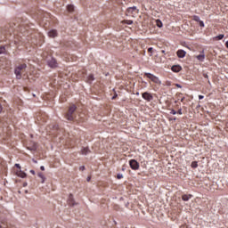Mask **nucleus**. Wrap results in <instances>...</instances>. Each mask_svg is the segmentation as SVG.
I'll return each mask as SVG.
<instances>
[{
  "label": "nucleus",
  "instance_id": "24",
  "mask_svg": "<svg viewBox=\"0 0 228 228\" xmlns=\"http://www.w3.org/2000/svg\"><path fill=\"white\" fill-rule=\"evenodd\" d=\"M193 20L196 21V22H202V20H200L199 16H193Z\"/></svg>",
  "mask_w": 228,
  "mask_h": 228
},
{
  "label": "nucleus",
  "instance_id": "40",
  "mask_svg": "<svg viewBox=\"0 0 228 228\" xmlns=\"http://www.w3.org/2000/svg\"><path fill=\"white\" fill-rule=\"evenodd\" d=\"M225 46L228 49V41L225 43Z\"/></svg>",
  "mask_w": 228,
  "mask_h": 228
},
{
  "label": "nucleus",
  "instance_id": "33",
  "mask_svg": "<svg viewBox=\"0 0 228 228\" xmlns=\"http://www.w3.org/2000/svg\"><path fill=\"white\" fill-rule=\"evenodd\" d=\"M29 173L32 174V175H36L35 170H30Z\"/></svg>",
  "mask_w": 228,
  "mask_h": 228
},
{
  "label": "nucleus",
  "instance_id": "14",
  "mask_svg": "<svg viewBox=\"0 0 228 228\" xmlns=\"http://www.w3.org/2000/svg\"><path fill=\"white\" fill-rule=\"evenodd\" d=\"M68 205H69V206H74L75 205L72 194H70L69 197L68 198Z\"/></svg>",
  "mask_w": 228,
  "mask_h": 228
},
{
  "label": "nucleus",
  "instance_id": "21",
  "mask_svg": "<svg viewBox=\"0 0 228 228\" xmlns=\"http://www.w3.org/2000/svg\"><path fill=\"white\" fill-rule=\"evenodd\" d=\"M155 22H156V27L162 28V22L160 20H156Z\"/></svg>",
  "mask_w": 228,
  "mask_h": 228
},
{
  "label": "nucleus",
  "instance_id": "4",
  "mask_svg": "<svg viewBox=\"0 0 228 228\" xmlns=\"http://www.w3.org/2000/svg\"><path fill=\"white\" fill-rule=\"evenodd\" d=\"M144 77L148 79H151V81L152 83H154L155 85L160 86L161 85V80L155 75L149 73V72H145L144 73Z\"/></svg>",
  "mask_w": 228,
  "mask_h": 228
},
{
  "label": "nucleus",
  "instance_id": "18",
  "mask_svg": "<svg viewBox=\"0 0 228 228\" xmlns=\"http://www.w3.org/2000/svg\"><path fill=\"white\" fill-rule=\"evenodd\" d=\"M67 11L69 12H74V5L73 4H68L67 5Z\"/></svg>",
  "mask_w": 228,
  "mask_h": 228
},
{
  "label": "nucleus",
  "instance_id": "43",
  "mask_svg": "<svg viewBox=\"0 0 228 228\" xmlns=\"http://www.w3.org/2000/svg\"><path fill=\"white\" fill-rule=\"evenodd\" d=\"M180 228H186V225H182L180 226Z\"/></svg>",
  "mask_w": 228,
  "mask_h": 228
},
{
  "label": "nucleus",
  "instance_id": "11",
  "mask_svg": "<svg viewBox=\"0 0 228 228\" xmlns=\"http://www.w3.org/2000/svg\"><path fill=\"white\" fill-rule=\"evenodd\" d=\"M171 69L173 72L178 73V72H181L182 67L180 65H173Z\"/></svg>",
  "mask_w": 228,
  "mask_h": 228
},
{
  "label": "nucleus",
  "instance_id": "2",
  "mask_svg": "<svg viewBox=\"0 0 228 228\" xmlns=\"http://www.w3.org/2000/svg\"><path fill=\"white\" fill-rule=\"evenodd\" d=\"M14 73L16 75V78L18 79H21V78L28 79V65H26L25 63H22L16 66Z\"/></svg>",
  "mask_w": 228,
  "mask_h": 228
},
{
  "label": "nucleus",
  "instance_id": "38",
  "mask_svg": "<svg viewBox=\"0 0 228 228\" xmlns=\"http://www.w3.org/2000/svg\"><path fill=\"white\" fill-rule=\"evenodd\" d=\"M175 86L178 88H182L181 85H178V84H176Z\"/></svg>",
  "mask_w": 228,
  "mask_h": 228
},
{
  "label": "nucleus",
  "instance_id": "17",
  "mask_svg": "<svg viewBox=\"0 0 228 228\" xmlns=\"http://www.w3.org/2000/svg\"><path fill=\"white\" fill-rule=\"evenodd\" d=\"M191 195L184 194V195L182 196V200L188 201L189 200H191Z\"/></svg>",
  "mask_w": 228,
  "mask_h": 228
},
{
  "label": "nucleus",
  "instance_id": "25",
  "mask_svg": "<svg viewBox=\"0 0 228 228\" xmlns=\"http://www.w3.org/2000/svg\"><path fill=\"white\" fill-rule=\"evenodd\" d=\"M148 53L152 54L153 53V47H149L148 48Z\"/></svg>",
  "mask_w": 228,
  "mask_h": 228
},
{
  "label": "nucleus",
  "instance_id": "34",
  "mask_svg": "<svg viewBox=\"0 0 228 228\" xmlns=\"http://www.w3.org/2000/svg\"><path fill=\"white\" fill-rule=\"evenodd\" d=\"M166 86H171V82H166Z\"/></svg>",
  "mask_w": 228,
  "mask_h": 228
},
{
  "label": "nucleus",
  "instance_id": "32",
  "mask_svg": "<svg viewBox=\"0 0 228 228\" xmlns=\"http://www.w3.org/2000/svg\"><path fill=\"white\" fill-rule=\"evenodd\" d=\"M176 113H178V115H183L182 109H179L178 112H176Z\"/></svg>",
  "mask_w": 228,
  "mask_h": 228
},
{
  "label": "nucleus",
  "instance_id": "5",
  "mask_svg": "<svg viewBox=\"0 0 228 228\" xmlns=\"http://www.w3.org/2000/svg\"><path fill=\"white\" fill-rule=\"evenodd\" d=\"M13 173H15V175H18L21 178H25L26 177V173H24L21 170V167L19 164H15V168H13Z\"/></svg>",
  "mask_w": 228,
  "mask_h": 228
},
{
  "label": "nucleus",
  "instance_id": "8",
  "mask_svg": "<svg viewBox=\"0 0 228 228\" xmlns=\"http://www.w3.org/2000/svg\"><path fill=\"white\" fill-rule=\"evenodd\" d=\"M142 97L148 102H151V101L153 100V95L151 94V93H142Z\"/></svg>",
  "mask_w": 228,
  "mask_h": 228
},
{
  "label": "nucleus",
  "instance_id": "16",
  "mask_svg": "<svg viewBox=\"0 0 228 228\" xmlns=\"http://www.w3.org/2000/svg\"><path fill=\"white\" fill-rule=\"evenodd\" d=\"M95 78L94 77V75L91 74L87 77L86 78V82L89 83V84H92V82L94 80Z\"/></svg>",
  "mask_w": 228,
  "mask_h": 228
},
{
  "label": "nucleus",
  "instance_id": "35",
  "mask_svg": "<svg viewBox=\"0 0 228 228\" xmlns=\"http://www.w3.org/2000/svg\"><path fill=\"white\" fill-rule=\"evenodd\" d=\"M90 180H92V177L89 176V177L86 178V181H87L88 183L90 182Z\"/></svg>",
  "mask_w": 228,
  "mask_h": 228
},
{
  "label": "nucleus",
  "instance_id": "39",
  "mask_svg": "<svg viewBox=\"0 0 228 228\" xmlns=\"http://www.w3.org/2000/svg\"><path fill=\"white\" fill-rule=\"evenodd\" d=\"M2 224H4V222L0 220V228H4V226L1 225Z\"/></svg>",
  "mask_w": 228,
  "mask_h": 228
},
{
  "label": "nucleus",
  "instance_id": "28",
  "mask_svg": "<svg viewBox=\"0 0 228 228\" xmlns=\"http://www.w3.org/2000/svg\"><path fill=\"white\" fill-rule=\"evenodd\" d=\"M199 24H200V27H205V23H204V21H199Z\"/></svg>",
  "mask_w": 228,
  "mask_h": 228
},
{
  "label": "nucleus",
  "instance_id": "36",
  "mask_svg": "<svg viewBox=\"0 0 228 228\" xmlns=\"http://www.w3.org/2000/svg\"><path fill=\"white\" fill-rule=\"evenodd\" d=\"M180 102H184V97H183L182 99H180Z\"/></svg>",
  "mask_w": 228,
  "mask_h": 228
},
{
  "label": "nucleus",
  "instance_id": "31",
  "mask_svg": "<svg viewBox=\"0 0 228 228\" xmlns=\"http://www.w3.org/2000/svg\"><path fill=\"white\" fill-rule=\"evenodd\" d=\"M199 100H204V95L200 94V95H199Z\"/></svg>",
  "mask_w": 228,
  "mask_h": 228
},
{
  "label": "nucleus",
  "instance_id": "42",
  "mask_svg": "<svg viewBox=\"0 0 228 228\" xmlns=\"http://www.w3.org/2000/svg\"><path fill=\"white\" fill-rule=\"evenodd\" d=\"M86 167H80V170H84Z\"/></svg>",
  "mask_w": 228,
  "mask_h": 228
},
{
  "label": "nucleus",
  "instance_id": "10",
  "mask_svg": "<svg viewBox=\"0 0 228 228\" xmlns=\"http://www.w3.org/2000/svg\"><path fill=\"white\" fill-rule=\"evenodd\" d=\"M185 55H186V53H185L184 50H178V51H176V56L178 58L183 59V58L185 57Z\"/></svg>",
  "mask_w": 228,
  "mask_h": 228
},
{
  "label": "nucleus",
  "instance_id": "3",
  "mask_svg": "<svg viewBox=\"0 0 228 228\" xmlns=\"http://www.w3.org/2000/svg\"><path fill=\"white\" fill-rule=\"evenodd\" d=\"M76 110L77 106L74 104H70L69 108H68V111L64 114V118L68 121H73L76 118Z\"/></svg>",
  "mask_w": 228,
  "mask_h": 228
},
{
  "label": "nucleus",
  "instance_id": "23",
  "mask_svg": "<svg viewBox=\"0 0 228 228\" xmlns=\"http://www.w3.org/2000/svg\"><path fill=\"white\" fill-rule=\"evenodd\" d=\"M128 12H134V13H137L138 10L136 9V7H130L128 8Z\"/></svg>",
  "mask_w": 228,
  "mask_h": 228
},
{
  "label": "nucleus",
  "instance_id": "12",
  "mask_svg": "<svg viewBox=\"0 0 228 228\" xmlns=\"http://www.w3.org/2000/svg\"><path fill=\"white\" fill-rule=\"evenodd\" d=\"M196 59L199 60V61H205V52L202 51L200 55L196 56Z\"/></svg>",
  "mask_w": 228,
  "mask_h": 228
},
{
  "label": "nucleus",
  "instance_id": "26",
  "mask_svg": "<svg viewBox=\"0 0 228 228\" xmlns=\"http://www.w3.org/2000/svg\"><path fill=\"white\" fill-rule=\"evenodd\" d=\"M123 175H121V174H118V175H117V178H118V180H121V179H123Z\"/></svg>",
  "mask_w": 228,
  "mask_h": 228
},
{
  "label": "nucleus",
  "instance_id": "44",
  "mask_svg": "<svg viewBox=\"0 0 228 228\" xmlns=\"http://www.w3.org/2000/svg\"><path fill=\"white\" fill-rule=\"evenodd\" d=\"M75 61L74 59H71V61Z\"/></svg>",
  "mask_w": 228,
  "mask_h": 228
},
{
  "label": "nucleus",
  "instance_id": "15",
  "mask_svg": "<svg viewBox=\"0 0 228 228\" xmlns=\"http://www.w3.org/2000/svg\"><path fill=\"white\" fill-rule=\"evenodd\" d=\"M90 152H91V151H90V150H89L88 147L81 149V155H87V154H89Z\"/></svg>",
  "mask_w": 228,
  "mask_h": 228
},
{
  "label": "nucleus",
  "instance_id": "22",
  "mask_svg": "<svg viewBox=\"0 0 228 228\" xmlns=\"http://www.w3.org/2000/svg\"><path fill=\"white\" fill-rule=\"evenodd\" d=\"M198 167V161H192L191 162V168L195 169Z\"/></svg>",
  "mask_w": 228,
  "mask_h": 228
},
{
  "label": "nucleus",
  "instance_id": "13",
  "mask_svg": "<svg viewBox=\"0 0 228 228\" xmlns=\"http://www.w3.org/2000/svg\"><path fill=\"white\" fill-rule=\"evenodd\" d=\"M50 14L49 13H46V12H41V14H39L38 16V20L41 21L43 20L45 17H49Z\"/></svg>",
  "mask_w": 228,
  "mask_h": 228
},
{
  "label": "nucleus",
  "instance_id": "27",
  "mask_svg": "<svg viewBox=\"0 0 228 228\" xmlns=\"http://www.w3.org/2000/svg\"><path fill=\"white\" fill-rule=\"evenodd\" d=\"M217 40H222L224 38V35H219L216 37Z\"/></svg>",
  "mask_w": 228,
  "mask_h": 228
},
{
  "label": "nucleus",
  "instance_id": "19",
  "mask_svg": "<svg viewBox=\"0 0 228 228\" xmlns=\"http://www.w3.org/2000/svg\"><path fill=\"white\" fill-rule=\"evenodd\" d=\"M122 24L131 25V24H133V20H124L122 21Z\"/></svg>",
  "mask_w": 228,
  "mask_h": 228
},
{
  "label": "nucleus",
  "instance_id": "9",
  "mask_svg": "<svg viewBox=\"0 0 228 228\" xmlns=\"http://www.w3.org/2000/svg\"><path fill=\"white\" fill-rule=\"evenodd\" d=\"M47 36H49V37L51 38H55L58 37V31L55 29L50 30L49 32H47Z\"/></svg>",
  "mask_w": 228,
  "mask_h": 228
},
{
  "label": "nucleus",
  "instance_id": "30",
  "mask_svg": "<svg viewBox=\"0 0 228 228\" xmlns=\"http://www.w3.org/2000/svg\"><path fill=\"white\" fill-rule=\"evenodd\" d=\"M4 47H0V54L4 53Z\"/></svg>",
  "mask_w": 228,
  "mask_h": 228
},
{
  "label": "nucleus",
  "instance_id": "20",
  "mask_svg": "<svg viewBox=\"0 0 228 228\" xmlns=\"http://www.w3.org/2000/svg\"><path fill=\"white\" fill-rule=\"evenodd\" d=\"M38 177H40V179H42V183H44L45 181V175L43 173H38Z\"/></svg>",
  "mask_w": 228,
  "mask_h": 228
},
{
  "label": "nucleus",
  "instance_id": "7",
  "mask_svg": "<svg viewBox=\"0 0 228 228\" xmlns=\"http://www.w3.org/2000/svg\"><path fill=\"white\" fill-rule=\"evenodd\" d=\"M129 165L132 170H138L140 169V163L137 162V160L131 159L129 161Z\"/></svg>",
  "mask_w": 228,
  "mask_h": 228
},
{
  "label": "nucleus",
  "instance_id": "37",
  "mask_svg": "<svg viewBox=\"0 0 228 228\" xmlns=\"http://www.w3.org/2000/svg\"><path fill=\"white\" fill-rule=\"evenodd\" d=\"M40 170L45 171V167L44 166L40 167Z\"/></svg>",
  "mask_w": 228,
  "mask_h": 228
},
{
  "label": "nucleus",
  "instance_id": "29",
  "mask_svg": "<svg viewBox=\"0 0 228 228\" xmlns=\"http://www.w3.org/2000/svg\"><path fill=\"white\" fill-rule=\"evenodd\" d=\"M171 115H177V111H175V110H171Z\"/></svg>",
  "mask_w": 228,
  "mask_h": 228
},
{
  "label": "nucleus",
  "instance_id": "41",
  "mask_svg": "<svg viewBox=\"0 0 228 228\" xmlns=\"http://www.w3.org/2000/svg\"><path fill=\"white\" fill-rule=\"evenodd\" d=\"M161 53H162V54H166V53H165V50H161Z\"/></svg>",
  "mask_w": 228,
  "mask_h": 228
},
{
  "label": "nucleus",
  "instance_id": "1",
  "mask_svg": "<svg viewBox=\"0 0 228 228\" xmlns=\"http://www.w3.org/2000/svg\"><path fill=\"white\" fill-rule=\"evenodd\" d=\"M20 20H15V22L10 23V30L13 33V35H23L28 36L29 35V27L25 25L24 23L19 24Z\"/></svg>",
  "mask_w": 228,
  "mask_h": 228
},
{
  "label": "nucleus",
  "instance_id": "6",
  "mask_svg": "<svg viewBox=\"0 0 228 228\" xmlns=\"http://www.w3.org/2000/svg\"><path fill=\"white\" fill-rule=\"evenodd\" d=\"M47 65L49 67H52L53 69L58 67V63L56 62V60L51 56L46 57Z\"/></svg>",
  "mask_w": 228,
  "mask_h": 228
}]
</instances>
